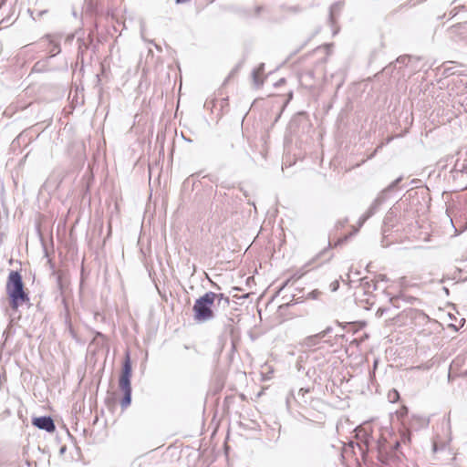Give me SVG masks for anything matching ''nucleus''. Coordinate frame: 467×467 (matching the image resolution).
<instances>
[{
	"label": "nucleus",
	"mask_w": 467,
	"mask_h": 467,
	"mask_svg": "<svg viewBox=\"0 0 467 467\" xmlns=\"http://www.w3.org/2000/svg\"><path fill=\"white\" fill-rule=\"evenodd\" d=\"M5 288L10 307L13 310H17L23 305L30 307V298L25 289L22 275L18 271H11L9 273Z\"/></svg>",
	"instance_id": "obj_1"
},
{
	"label": "nucleus",
	"mask_w": 467,
	"mask_h": 467,
	"mask_svg": "<svg viewBox=\"0 0 467 467\" xmlns=\"http://www.w3.org/2000/svg\"><path fill=\"white\" fill-rule=\"evenodd\" d=\"M214 297L215 293L210 291L195 301L192 311L193 318L196 322L204 323L214 317V313L212 308Z\"/></svg>",
	"instance_id": "obj_2"
},
{
	"label": "nucleus",
	"mask_w": 467,
	"mask_h": 467,
	"mask_svg": "<svg viewBox=\"0 0 467 467\" xmlns=\"http://www.w3.org/2000/svg\"><path fill=\"white\" fill-rule=\"evenodd\" d=\"M131 363L130 358V354H126L125 360L123 362L121 374L119 380V389L124 391H131Z\"/></svg>",
	"instance_id": "obj_3"
},
{
	"label": "nucleus",
	"mask_w": 467,
	"mask_h": 467,
	"mask_svg": "<svg viewBox=\"0 0 467 467\" xmlns=\"http://www.w3.org/2000/svg\"><path fill=\"white\" fill-rule=\"evenodd\" d=\"M397 453H395L391 449L389 448V443L384 441L383 442L379 441L378 445V458L384 464H389L397 458Z\"/></svg>",
	"instance_id": "obj_4"
},
{
	"label": "nucleus",
	"mask_w": 467,
	"mask_h": 467,
	"mask_svg": "<svg viewBox=\"0 0 467 467\" xmlns=\"http://www.w3.org/2000/svg\"><path fill=\"white\" fill-rule=\"evenodd\" d=\"M32 424L47 432H53L56 430L54 420L50 416L36 417L32 420Z\"/></svg>",
	"instance_id": "obj_5"
},
{
	"label": "nucleus",
	"mask_w": 467,
	"mask_h": 467,
	"mask_svg": "<svg viewBox=\"0 0 467 467\" xmlns=\"http://www.w3.org/2000/svg\"><path fill=\"white\" fill-rule=\"evenodd\" d=\"M400 203L393 205L386 213L384 218V224L394 227V225L401 219V215L398 218V213L400 210Z\"/></svg>",
	"instance_id": "obj_6"
},
{
	"label": "nucleus",
	"mask_w": 467,
	"mask_h": 467,
	"mask_svg": "<svg viewBox=\"0 0 467 467\" xmlns=\"http://www.w3.org/2000/svg\"><path fill=\"white\" fill-rule=\"evenodd\" d=\"M379 207L380 204L377 203V202L374 200L368 211L359 218L358 227H361L368 219L373 216L378 212Z\"/></svg>",
	"instance_id": "obj_7"
},
{
	"label": "nucleus",
	"mask_w": 467,
	"mask_h": 467,
	"mask_svg": "<svg viewBox=\"0 0 467 467\" xmlns=\"http://www.w3.org/2000/svg\"><path fill=\"white\" fill-rule=\"evenodd\" d=\"M300 81L306 87H312L314 85L315 73L311 69L303 71L300 74Z\"/></svg>",
	"instance_id": "obj_8"
},
{
	"label": "nucleus",
	"mask_w": 467,
	"mask_h": 467,
	"mask_svg": "<svg viewBox=\"0 0 467 467\" xmlns=\"http://www.w3.org/2000/svg\"><path fill=\"white\" fill-rule=\"evenodd\" d=\"M45 37L48 39L49 44L51 45V48L49 49L50 57H55L59 54L61 49L58 42L56 41L51 35H47Z\"/></svg>",
	"instance_id": "obj_9"
},
{
	"label": "nucleus",
	"mask_w": 467,
	"mask_h": 467,
	"mask_svg": "<svg viewBox=\"0 0 467 467\" xmlns=\"http://www.w3.org/2000/svg\"><path fill=\"white\" fill-rule=\"evenodd\" d=\"M322 340L319 333H317L312 336H308L304 339V345L307 348L315 347Z\"/></svg>",
	"instance_id": "obj_10"
},
{
	"label": "nucleus",
	"mask_w": 467,
	"mask_h": 467,
	"mask_svg": "<svg viewBox=\"0 0 467 467\" xmlns=\"http://www.w3.org/2000/svg\"><path fill=\"white\" fill-rule=\"evenodd\" d=\"M215 301L217 302L218 306L222 305L223 307H228L230 305V298L222 293H220V294L215 293V297L213 298V303Z\"/></svg>",
	"instance_id": "obj_11"
},
{
	"label": "nucleus",
	"mask_w": 467,
	"mask_h": 467,
	"mask_svg": "<svg viewBox=\"0 0 467 467\" xmlns=\"http://www.w3.org/2000/svg\"><path fill=\"white\" fill-rule=\"evenodd\" d=\"M123 398L120 401V406L122 409H126L131 403V391H124Z\"/></svg>",
	"instance_id": "obj_12"
},
{
	"label": "nucleus",
	"mask_w": 467,
	"mask_h": 467,
	"mask_svg": "<svg viewBox=\"0 0 467 467\" xmlns=\"http://www.w3.org/2000/svg\"><path fill=\"white\" fill-rule=\"evenodd\" d=\"M388 193L389 192L386 190V188L384 190H382L379 195L377 196V198L375 199V201L377 202V203H379L380 205L387 200L388 198Z\"/></svg>",
	"instance_id": "obj_13"
},
{
	"label": "nucleus",
	"mask_w": 467,
	"mask_h": 467,
	"mask_svg": "<svg viewBox=\"0 0 467 467\" xmlns=\"http://www.w3.org/2000/svg\"><path fill=\"white\" fill-rule=\"evenodd\" d=\"M388 193L389 192L386 190V188L384 190H382L379 195L377 196V198L375 199V201L377 202V203H379L380 205L387 200L388 198Z\"/></svg>",
	"instance_id": "obj_14"
},
{
	"label": "nucleus",
	"mask_w": 467,
	"mask_h": 467,
	"mask_svg": "<svg viewBox=\"0 0 467 467\" xmlns=\"http://www.w3.org/2000/svg\"><path fill=\"white\" fill-rule=\"evenodd\" d=\"M258 70H253L252 76L255 86L259 87L263 85V80L259 78Z\"/></svg>",
	"instance_id": "obj_15"
},
{
	"label": "nucleus",
	"mask_w": 467,
	"mask_h": 467,
	"mask_svg": "<svg viewBox=\"0 0 467 467\" xmlns=\"http://www.w3.org/2000/svg\"><path fill=\"white\" fill-rule=\"evenodd\" d=\"M309 392V389H304V388H301L299 390H298V393H297V396L298 398L300 399V401L304 402V403H306V400L305 399V396L306 393Z\"/></svg>",
	"instance_id": "obj_16"
},
{
	"label": "nucleus",
	"mask_w": 467,
	"mask_h": 467,
	"mask_svg": "<svg viewBox=\"0 0 467 467\" xmlns=\"http://www.w3.org/2000/svg\"><path fill=\"white\" fill-rule=\"evenodd\" d=\"M388 398L391 402H395L400 398V394L396 389H392L389 392Z\"/></svg>",
	"instance_id": "obj_17"
},
{
	"label": "nucleus",
	"mask_w": 467,
	"mask_h": 467,
	"mask_svg": "<svg viewBox=\"0 0 467 467\" xmlns=\"http://www.w3.org/2000/svg\"><path fill=\"white\" fill-rule=\"evenodd\" d=\"M402 178L400 177L398 179H396L395 181H393L388 187H386V190L389 192L391 191H393L397 185L401 182Z\"/></svg>",
	"instance_id": "obj_18"
},
{
	"label": "nucleus",
	"mask_w": 467,
	"mask_h": 467,
	"mask_svg": "<svg viewBox=\"0 0 467 467\" xmlns=\"http://www.w3.org/2000/svg\"><path fill=\"white\" fill-rule=\"evenodd\" d=\"M409 60V57H406V56H402V57H400L397 58L396 62H395V67L399 64V65H404L407 63V61Z\"/></svg>",
	"instance_id": "obj_19"
},
{
	"label": "nucleus",
	"mask_w": 467,
	"mask_h": 467,
	"mask_svg": "<svg viewBox=\"0 0 467 467\" xmlns=\"http://www.w3.org/2000/svg\"><path fill=\"white\" fill-rule=\"evenodd\" d=\"M400 444L399 441H396L393 444L389 443V448L391 449L395 453L398 452V450L400 448Z\"/></svg>",
	"instance_id": "obj_20"
},
{
	"label": "nucleus",
	"mask_w": 467,
	"mask_h": 467,
	"mask_svg": "<svg viewBox=\"0 0 467 467\" xmlns=\"http://www.w3.org/2000/svg\"><path fill=\"white\" fill-rule=\"evenodd\" d=\"M292 400H296L293 390H291L289 392V394L287 395V397H286V405H287V407L290 406V403H291Z\"/></svg>",
	"instance_id": "obj_21"
},
{
	"label": "nucleus",
	"mask_w": 467,
	"mask_h": 467,
	"mask_svg": "<svg viewBox=\"0 0 467 467\" xmlns=\"http://www.w3.org/2000/svg\"><path fill=\"white\" fill-rule=\"evenodd\" d=\"M336 9H339V4H337V3L332 5L330 7V20L331 21L333 20L334 12L336 11Z\"/></svg>",
	"instance_id": "obj_22"
},
{
	"label": "nucleus",
	"mask_w": 467,
	"mask_h": 467,
	"mask_svg": "<svg viewBox=\"0 0 467 467\" xmlns=\"http://www.w3.org/2000/svg\"><path fill=\"white\" fill-rule=\"evenodd\" d=\"M331 331H332V327H327L326 329H324L323 331L319 332V335L321 336V337L323 339Z\"/></svg>",
	"instance_id": "obj_23"
},
{
	"label": "nucleus",
	"mask_w": 467,
	"mask_h": 467,
	"mask_svg": "<svg viewBox=\"0 0 467 467\" xmlns=\"http://www.w3.org/2000/svg\"><path fill=\"white\" fill-rule=\"evenodd\" d=\"M321 293L318 290H314L308 294V297L317 299Z\"/></svg>",
	"instance_id": "obj_24"
},
{
	"label": "nucleus",
	"mask_w": 467,
	"mask_h": 467,
	"mask_svg": "<svg viewBox=\"0 0 467 467\" xmlns=\"http://www.w3.org/2000/svg\"><path fill=\"white\" fill-rule=\"evenodd\" d=\"M387 310H388L387 308H381V307H379V308L377 310V312H376V316H377L378 317H382V316L387 312Z\"/></svg>",
	"instance_id": "obj_25"
},
{
	"label": "nucleus",
	"mask_w": 467,
	"mask_h": 467,
	"mask_svg": "<svg viewBox=\"0 0 467 467\" xmlns=\"http://www.w3.org/2000/svg\"><path fill=\"white\" fill-rule=\"evenodd\" d=\"M348 235H346L345 237L343 238H340L337 241V243L335 244V246H337V245H340L342 244L347 239H348Z\"/></svg>",
	"instance_id": "obj_26"
},
{
	"label": "nucleus",
	"mask_w": 467,
	"mask_h": 467,
	"mask_svg": "<svg viewBox=\"0 0 467 467\" xmlns=\"http://www.w3.org/2000/svg\"><path fill=\"white\" fill-rule=\"evenodd\" d=\"M264 68H265V64L261 63L255 70H258V74H262L264 72Z\"/></svg>",
	"instance_id": "obj_27"
},
{
	"label": "nucleus",
	"mask_w": 467,
	"mask_h": 467,
	"mask_svg": "<svg viewBox=\"0 0 467 467\" xmlns=\"http://www.w3.org/2000/svg\"><path fill=\"white\" fill-rule=\"evenodd\" d=\"M300 9L298 6H292V7H289V11L290 12H294V13H296L298 12Z\"/></svg>",
	"instance_id": "obj_28"
},
{
	"label": "nucleus",
	"mask_w": 467,
	"mask_h": 467,
	"mask_svg": "<svg viewBox=\"0 0 467 467\" xmlns=\"http://www.w3.org/2000/svg\"><path fill=\"white\" fill-rule=\"evenodd\" d=\"M47 13V10H42V11H39L38 14H37V17H41L42 16H44L45 14Z\"/></svg>",
	"instance_id": "obj_29"
},
{
	"label": "nucleus",
	"mask_w": 467,
	"mask_h": 467,
	"mask_svg": "<svg viewBox=\"0 0 467 467\" xmlns=\"http://www.w3.org/2000/svg\"><path fill=\"white\" fill-rule=\"evenodd\" d=\"M57 285H58L59 287H61V276H60V275H57Z\"/></svg>",
	"instance_id": "obj_30"
},
{
	"label": "nucleus",
	"mask_w": 467,
	"mask_h": 467,
	"mask_svg": "<svg viewBox=\"0 0 467 467\" xmlns=\"http://www.w3.org/2000/svg\"><path fill=\"white\" fill-rule=\"evenodd\" d=\"M465 170H467V165L466 166L462 165V167L460 170H458V171H461V172H463Z\"/></svg>",
	"instance_id": "obj_31"
},
{
	"label": "nucleus",
	"mask_w": 467,
	"mask_h": 467,
	"mask_svg": "<svg viewBox=\"0 0 467 467\" xmlns=\"http://www.w3.org/2000/svg\"><path fill=\"white\" fill-rule=\"evenodd\" d=\"M337 286H338V284H337V282H336V283L333 285L332 291H336V290L337 289Z\"/></svg>",
	"instance_id": "obj_32"
},
{
	"label": "nucleus",
	"mask_w": 467,
	"mask_h": 467,
	"mask_svg": "<svg viewBox=\"0 0 467 467\" xmlns=\"http://www.w3.org/2000/svg\"><path fill=\"white\" fill-rule=\"evenodd\" d=\"M289 280H287L286 282L284 283V285L281 286V288L279 289V291H281L282 289L285 288V286L288 284Z\"/></svg>",
	"instance_id": "obj_33"
},
{
	"label": "nucleus",
	"mask_w": 467,
	"mask_h": 467,
	"mask_svg": "<svg viewBox=\"0 0 467 467\" xmlns=\"http://www.w3.org/2000/svg\"><path fill=\"white\" fill-rule=\"evenodd\" d=\"M97 337H104V335H103L102 333H100V332H98V333H97Z\"/></svg>",
	"instance_id": "obj_34"
},
{
	"label": "nucleus",
	"mask_w": 467,
	"mask_h": 467,
	"mask_svg": "<svg viewBox=\"0 0 467 467\" xmlns=\"http://www.w3.org/2000/svg\"><path fill=\"white\" fill-rule=\"evenodd\" d=\"M379 278H380V280H382V281H383V280H385V275H379Z\"/></svg>",
	"instance_id": "obj_35"
},
{
	"label": "nucleus",
	"mask_w": 467,
	"mask_h": 467,
	"mask_svg": "<svg viewBox=\"0 0 467 467\" xmlns=\"http://www.w3.org/2000/svg\"><path fill=\"white\" fill-rule=\"evenodd\" d=\"M283 82H285V79H284V78H281V79H280V84H283Z\"/></svg>",
	"instance_id": "obj_36"
},
{
	"label": "nucleus",
	"mask_w": 467,
	"mask_h": 467,
	"mask_svg": "<svg viewBox=\"0 0 467 467\" xmlns=\"http://www.w3.org/2000/svg\"><path fill=\"white\" fill-rule=\"evenodd\" d=\"M283 82H285V79H284V78H281V79H280V84H283Z\"/></svg>",
	"instance_id": "obj_37"
}]
</instances>
